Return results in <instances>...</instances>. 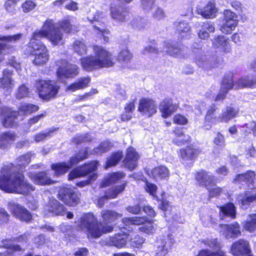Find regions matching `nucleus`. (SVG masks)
Listing matches in <instances>:
<instances>
[{
	"label": "nucleus",
	"mask_w": 256,
	"mask_h": 256,
	"mask_svg": "<svg viewBox=\"0 0 256 256\" xmlns=\"http://www.w3.org/2000/svg\"><path fill=\"white\" fill-rule=\"evenodd\" d=\"M32 36L39 40L42 38H46L54 46L64 44L63 34L52 19L46 20L41 30L35 31Z\"/></svg>",
	"instance_id": "nucleus-4"
},
{
	"label": "nucleus",
	"mask_w": 256,
	"mask_h": 256,
	"mask_svg": "<svg viewBox=\"0 0 256 256\" xmlns=\"http://www.w3.org/2000/svg\"><path fill=\"white\" fill-rule=\"evenodd\" d=\"M74 51L79 55L86 54L87 46L82 40H76L72 44Z\"/></svg>",
	"instance_id": "nucleus-47"
},
{
	"label": "nucleus",
	"mask_w": 256,
	"mask_h": 256,
	"mask_svg": "<svg viewBox=\"0 0 256 256\" xmlns=\"http://www.w3.org/2000/svg\"><path fill=\"white\" fill-rule=\"evenodd\" d=\"M164 50L170 56L175 58H185L184 50L178 46L172 44L166 43Z\"/></svg>",
	"instance_id": "nucleus-37"
},
{
	"label": "nucleus",
	"mask_w": 256,
	"mask_h": 256,
	"mask_svg": "<svg viewBox=\"0 0 256 256\" xmlns=\"http://www.w3.org/2000/svg\"><path fill=\"white\" fill-rule=\"evenodd\" d=\"M35 87L39 96L44 100H48L56 97L60 89L55 81L51 80H36Z\"/></svg>",
	"instance_id": "nucleus-7"
},
{
	"label": "nucleus",
	"mask_w": 256,
	"mask_h": 256,
	"mask_svg": "<svg viewBox=\"0 0 256 256\" xmlns=\"http://www.w3.org/2000/svg\"><path fill=\"white\" fill-rule=\"evenodd\" d=\"M168 254V250L166 248V242H162L157 246L155 256H166Z\"/></svg>",
	"instance_id": "nucleus-59"
},
{
	"label": "nucleus",
	"mask_w": 256,
	"mask_h": 256,
	"mask_svg": "<svg viewBox=\"0 0 256 256\" xmlns=\"http://www.w3.org/2000/svg\"><path fill=\"white\" fill-rule=\"evenodd\" d=\"M220 214L224 217H229L231 219H235L236 217V208L232 202H228L222 205L218 206Z\"/></svg>",
	"instance_id": "nucleus-30"
},
{
	"label": "nucleus",
	"mask_w": 256,
	"mask_h": 256,
	"mask_svg": "<svg viewBox=\"0 0 256 256\" xmlns=\"http://www.w3.org/2000/svg\"><path fill=\"white\" fill-rule=\"evenodd\" d=\"M233 75L229 74L226 75L222 81L220 90L214 98L215 101L222 100L225 98L228 91L234 86L236 89L245 87H254L256 84V78L250 80L248 77H244L238 80L234 84L232 80Z\"/></svg>",
	"instance_id": "nucleus-5"
},
{
	"label": "nucleus",
	"mask_w": 256,
	"mask_h": 256,
	"mask_svg": "<svg viewBox=\"0 0 256 256\" xmlns=\"http://www.w3.org/2000/svg\"><path fill=\"white\" fill-rule=\"evenodd\" d=\"M30 91L29 88L24 84H22L18 87L16 93L17 98L21 99L30 96Z\"/></svg>",
	"instance_id": "nucleus-56"
},
{
	"label": "nucleus",
	"mask_w": 256,
	"mask_h": 256,
	"mask_svg": "<svg viewBox=\"0 0 256 256\" xmlns=\"http://www.w3.org/2000/svg\"><path fill=\"white\" fill-rule=\"evenodd\" d=\"M174 134L175 137L173 138L172 142L178 146L184 144L190 140V136L184 134L180 128H176L174 130Z\"/></svg>",
	"instance_id": "nucleus-40"
},
{
	"label": "nucleus",
	"mask_w": 256,
	"mask_h": 256,
	"mask_svg": "<svg viewBox=\"0 0 256 256\" xmlns=\"http://www.w3.org/2000/svg\"><path fill=\"white\" fill-rule=\"evenodd\" d=\"M123 177H106L100 185V188H106L118 184Z\"/></svg>",
	"instance_id": "nucleus-52"
},
{
	"label": "nucleus",
	"mask_w": 256,
	"mask_h": 256,
	"mask_svg": "<svg viewBox=\"0 0 256 256\" xmlns=\"http://www.w3.org/2000/svg\"><path fill=\"white\" fill-rule=\"evenodd\" d=\"M126 12H122L119 8L112 7L110 8V16L112 18L118 22H123L126 21Z\"/></svg>",
	"instance_id": "nucleus-44"
},
{
	"label": "nucleus",
	"mask_w": 256,
	"mask_h": 256,
	"mask_svg": "<svg viewBox=\"0 0 256 256\" xmlns=\"http://www.w3.org/2000/svg\"><path fill=\"white\" fill-rule=\"evenodd\" d=\"M88 20L92 24L96 32L99 36H102L105 42H108V38L106 36L109 31L106 29L104 24L106 21V14L102 12L96 11L94 14H90Z\"/></svg>",
	"instance_id": "nucleus-10"
},
{
	"label": "nucleus",
	"mask_w": 256,
	"mask_h": 256,
	"mask_svg": "<svg viewBox=\"0 0 256 256\" xmlns=\"http://www.w3.org/2000/svg\"><path fill=\"white\" fill-rule=\"evenodd\" d=\"M111 148L110 144L107 142H102L99 146L94 150V152L96 154H100L110 150Z\"/></svg>",
	"instance_id": "nucleus-58"
},
{
	"label": "nucleus",
	"mask_w": 256,
	"mask_h": 256,
	"mask_svg": "<svg viewBox=\"0 0 256 256\" xmlns=\"http://www.w3.org/2000/svg\"><path fill=\"white\" fill-rule=\"evenodd\" d=\"M79 73L78 68L76 64L66 62L60 66L57 70L56 74L58 78H72Z\"/></svg>",
	"instance_id": "nucleus-16"
},
{
	"label": "nucleus",
	"mask_w": 256,
	"mask_h": 256,
	"mask_svg": "<svg viewBox=\"0 0 256 256\" xmlns=\"http://www.w3.org/2000/svg\"><path fill=\"white\" fill-rule=\"evenodd\" d=\"M146 173L150 176H168L170 173L168 168L164 166H160L152 170H146Z\"/></svg>",
	"instance_id": "nucleus-46"
},
{
	"label": "nucleus",
	"mask_w": 256,
	"mask_h": 256,
	"mask_svg": "<svg viewBox=\"0 0 256 256\" xmlns=\"http://www.w3.org/2000/svg\"><path fill=\"white\" fill-rule=\"evenodd\" d=\"M46 207L48 212L55 216H64L66 210L63 204L54 198L49 200Z\"/></svg>",
	"instance_id": "nucleus-22"
},
{
	"label": "nucleus",
	"mask_w": 256,
	"mask_h": 256,
	"mask_svg": "<svg viewBox=\"0 0 256 256\" xmlns=\"http://www.w3.org/2000/svg\"><path fill=\"white\" fill-rule=\"evenodd\" d=\"M224 23L220 26V30L224 34H230L238 24V16L234 12L228 10L224 12Z\"/></svg>",
	"instance_id": "nucleus-15"
},
{
	"label": "nucleus",
	"mask_w": 256,
	"mask_h": 256,
	"mask_svg": "<svg viewBox=\"0 0 256 256\" xmlns=\"http://www.w3.org/2000/svg\"><path fill=\"white\" fill-rule=\"evenodd\" d=\"M132 58V54L127 50H122L118 56V60L122 62H128Z\"/></svg>",
	"instance_id": "nucleus-63"
},
{
	"label": "nucleus",
	"mask_w": 256,
	"mask_h": 256,
	"mask_svg": "<svg viewBox=\"0 0 256 256\" xmlns=\"http://www.w3.org/2000/svg\"><path fill=\"white\" fill-rule=\"evenodd\" d=\"M201 242L204 246L216 250L203 248L200 250L195 256H226V252L221 250V246L217 238L204 239L202 240Z\"/></svg>",
	"instance_id": "nucleus-12"
},
{
	"label": "nucleus",
	"mask_w": 256,
	"mask_h": 256,
	"mask_svg": "<svg viewBox=\"0 0 256 256\" xmlns=\"http://www.w3.org/2000/svg\"><path fill=\"white\" fill-rule=\"evenodd\" d=\"M21 37V34L0 36V40H2V42H0V54L2 52V50L4 49V47L6 46L4 42H16L19 40Z\"/></svg>",
	"instance_id": "nucleus-49"
},
{
	"label": "nucleus",
	"mask_w": 256,
	"mask_h": 256,
	"mask_svg": "<svg viewBox=\"0 0 256 256\" xmlns=\"http://www.w3.org/2000/svg\"><path fill=\"white\" fill-rule=\"evenodd\" d=\"M178 154L184 163L187 160L194 159L198 156L199 150L192 147H188L184 149H180Z\"/></svg>",
	"instance_id": "nucleus-35"
},
{
	"label": "nucleus",
	"mask_w": 256,
	"mask_h": 256,
	"mask_svg": "<svg viewBox=\"0 0 256 256\" xmlns=\"http://www.w3.org/2000/svg\"><path fill=\"white\" fill-rule=\"evenodd\" d=\"M36 6V3L34 2L28 0H26L22 6V11L24 12H28L32 10Z\"/></svg>",
	"instance_id": "nucleus-61"
},
{
	"label": "nucleus",
	"mask_w": 256,
	"mask_h": 256,
	"mask_svg": "<svg viewBox=\"0 0 256 256\" xmlns=\"http://www.w3.org/2000/svg\"><path fill=\"white\" fill-rule=\"evenodd\" d=\"M122 222L126 226L132 225L140 226L138 228V230L148 234H152L155 231L154 220L146 216L125 217L122 218Z\"/></svg>",
	"instance_id": "nucleus-6"
},
{
	"label": "nucleus",
	"mask_w": 256,
	"mask_h": 256,
	"mask_svg": "<svg viewBox=\"0 0 256 256\" xmlns=\"http://www.w3.org/2000/svg\"><path fill=\"white\" fill-rule=\"evenodd\" d=\"M39 108L38 106L24 103L21 104L19 108V112L24 114H28L38 111Z\"/></svg>",
	"instance_id": "nucleus-50"
},
{
	"label": "nucleus",
	"mask_w": 256,
	"mask_h": 256,
	"mask_svg": "<svg viewBox=\"0 0 256 256\" xmlns=\"http://www.w3.org/2000/svg\"><path fill=\"white\" fill-rule=\"evenodd\" d=\"M236 201L241 209L246 210L252 204L256 202V192L251 194L250 192L246 191L240 193L238 194Z\"/></svg>",
	"instance_id": "nucleus-18"
},
{
	"label": "nucleus",
	"mask_w": 256,
	"mask_h": 256,
	"mask_svg": "<svg viewBox=\"0 0 256 256\" xmlns=\"http://www.w3.org/2000/svg\"><path fill=\"white\" fill-rule=\"evenodd\" d=\"M216 108L214 104L210 106L208 108L203 126L206 130H210L214 124H216L218 122H220L219 121L218 116L216 117L215 116Z\"/></svg>",
	"instance_id": "nucleus-25"
},
{
	"label": "nucleus",
	"mask_w": 256,
	"mask_h": 256,
	"mask_svg": "<svg viewBox=\"0 0 256 256\" xmlns=\"http://www.w3.org/2000/svg\"><path fill=\"white\" fill-rule=\"evenodd\" d=\"M214 59L213 56L200 54L196 56L194 62L198 67L207 69L216 66V62Z\"/></svg>",
	"instance_id": "nucleus-24"
},
{
	"label": "nucleus",
	"mask_w": 256,
	"mask_h": 256,
	"mask_svg": "<svg viewBox=\"0 0 256 256\" xmlns=\"http://www.w3.org/2000/svg\"><path fill=\"white\" fill-rule=\"evenodd\" d=\"M24 177H0V190L6 193L28 195L34 188L24 180Z\"/></svg>",
	"instance_id": "nucleus-3"
},
{
	"label": "nucleus",
	"mask_w": 256,
	"mask_h": 256,
	"mask_svg": "<svg viewBox=\"0 0 256 256\" xmlns=\"http://www.w3.org/2000/svg\"><path fill=\"white\" fill-rule=\"evenodd\" d=\"M200 26V24H198ZM201 29L198 30V35L200 38L202 40L208 39L210 34L214 32L215 28L214 24L211 22H205L200 24Z\"/></svg>",
	"instance_id": "nucleus-36"
},
{
	"label": "nucleus",
	"mask_w": 256,
	"mask_h": 256,
	"mask_svg": "<svg viewBox=\"0 0 256 256\" xmlns=\"http://www.w3.org/2000/svg\"><path fill=\"white\" fill-rule=\"evenodd\" d=\"M249 220H246L242 223L243 229L249 232L252 233L256 231V213L248 215Z\"/></svg>",
	"instance_id": "nucleus-42"
},
{
	"label": "nucleus",
	"mask_w": 256,
	"mask_h": 256,
	"mask_svg": "<svg viewBox=\"0 0 256 256\" xmlns=\"http://www.w3.org/2000/svg\"><path fill=\"white\" fill-rule=\"evenodd\" d=\"M16 138V136L13 132H8L0 134V148H4L13 142Z\"/></svg>",
	"instance_id": "nucleus-41"
},
{
	"label": "nucleus",
	"mask_w": 256,
	"mask_h": 256,
	"mask_svg": "<svg viewBox=\"0 0 256 256\" xmlns=\"http://www.w3.org/2000/svg\"><path fill=\"white\" fill-rule=\"evenodd\" d=\"M238 110L232 106H227L222 114L218 116V120L220 122H228L230 120L235 118L238 114Z\"/></svg>",
	"instance_id": "nucleus-38"
},
{
	"label": "nucleus",
	"mask_w": 256,
	"mask_h": 256,
	"mask_svg": "<svg viewBox=\"0 0 256 256\" xmlns=\"http://www.w3.org/2000/svg\"><path fill=\"white\" fill-rule=\"evenodd\" d=\"M176 30L181 39H188L192 35V30L188 22L186 20H177L174 24Z\"/></svg>",
	"instance_id": "nucleus-19"
},
{
	"label": "nucleus",
	"mask_w": 256,
	"mask_h": 256,
	"mask_svg": "<svg viewBox=\"0 0 256 256\" xmlns=\"http://www.w3.org/2000/svg\"><path fill=\"white\" fill-rule=\"evenodd\" d=\"M32 155L31 152H28L19 156L16 160V166H18L19 169L22 170V168L24 167L30 162Z\"/></svg>",
	"instance_id": "nucleus-51"
},
{
	"label": "nucleus",
	"mask_w": 256,
	"mask_h": 256,
	"mask_svg": "<svg viewBox=\"0 0 256 256\" xmlns=\"http://www.w3.org/2000/svg\"><path fill=\"white\" fill-rule=\"evenodd\" d=\"M98 162L96 161L92 162L90 164H86L75 169L72 173L68 176H86L95 172L97 168Z\"/></svg>",
	"instance_id": "nucleus-21"
},
{
	"label": "nucleus",
	"mask_w": 256,
	"mask_h": 256,
	"mask_svg": "<svg viewBox=\"0 0 256 256\" xmlns=\"http://www.w3.org/2000/svg\"><path fill=\"white\" fill-rule=\"evenodd\" d=\"M18 112L12 111L10 109L4 108V118L2 121L3 126L6 128L14 126L16 124V120Z\"/></svg>",
	"instance_id": "nucleus-33"
},
{
	"label": "nucleus",
	"mask_w": 256,
	"mask_h": 256,
	"mask_svg": "<svg viewBox=\"0 0 256 256\" xmlns=\"http://www.w3.org/2000/svg\"><path fill=\"white\" fill-rule=\"evenodd\" d=\"M155 3V0H141L140 6L145 12H148L152 10Z\"/></svg>",
	"instance_id": "nucleus-60"
},
{
	"label": "nucleus",
	"mask_w": 256,
	"mask_h": 256,
	"mask_svg": "<svg viewBox=\"0 0 256 256\" xmlns=\"http://www.w3.org/2000/svg\"><path fill=\"white\" fill-rule=\"evenodd\" d=\"M230 252L232 256H254L250 242L244 238L234 242L230 246Z\"/></svg>",
	"instance_id": "nucleus-13"
},
{
	"label": "nucleus",
	"mask_w": 256,
	"mask_h": 256,
	"mask_svg": "<svg viewBox=\"0 0 256 256\" xmlns=\"http://www.w3.org/2000/svg\"><path fill=\"white\" fill-rule=\"evenodd\" d=\"M127 185V182H124L120 185H116L105 190L102 199L110 200L116 198L122 192Z\"/></svg>",
	"instance_id": "nucleus-32"
},
{
	"label": "nucleus",
	"mask_w": 256,
	"mask_h": 256,
	"mask_svg": "<svg viewBox=\"0 0 256 256\" xmlns=\"http://www.w3.org/2000/svg\"><path fill=\"white\" fill-rule=\"evenodd\" d=\"M88 158V153L86 149L82 150L74 156L70 158L69 162H58L52 164L51 165V168L56 174L62 175L67 172L70 168L74 164H78L80 161Z\"/></svg>",
	"instance_id": "nucleus-9"
},
{
	"label": "nucleus",
	"mask_w": 256,
	"mask_h": 256,
	"mask_svg": "<svg viewBox=\"0 0 256 256\" xmlns=\"http://www.w3.org/2000/svg\"><path fill=\"white\" fill-rule=\"evenodd\" d=\"M90 82V78L88 76L81 78L68 86L66 90L74 92L78 90L84 89L88 86Z\"/></svg>",
	"instance_id": "nucleus-39"
},
{
	"label": "nucleus",
	"mask_w": 256,
	"mask_h": 256,
	"mask_svg": "<svg viewBox=\"0 0 256 256\" xmlns=\"http://www.w3.org/2000/svg\"><path fill=\"white\" fill-rule=\"evenodd\" d=\"M102 222H98L97 218L92 212L84 214L80 218L77 228L79 230L86 231L88 238H98L104 234L113 232L114 226L109 223L114 222L122 214L109 210L101 212Z\"/></svg>",
	"instance_id": "nucleus-1"
},
{
	"label": "nucleus",
	"mask_w": 256,
	"mask_h": 256,
	"mask_svg": "<svg viewBox=\"0 0 256 256\" xmlns=\"http://www.w3.org/2000/svg\"><path fill=\"white\" fill-rule=\"evenodd\" d=\"M177 106L173 104L172 98H166L164 100L160 105V110L162 113V116L166 118L175 112Z\"/></svg>",
	"instance_id": "nucleus-31"
},
{
	"label": "nucleus",
	"mask_w": 256,
	"mask_h": 256,
	"mask_svg": "<svg viewBox=\"0 0 256 256\" xmlns=\"http://www.w3.org/2000/svg\"><path fill=\"white\" fill-rule=\"evenodd\" d=\"M122 229H126V228L124 226L120 228V232L109 236L106 240V244L118 249L126 248L130 235L128 232L122 231Z\"/></svg>",
	"instance_id": "nucleus-14"
},
{
	"label": "nucleus",
	"mask_w": 256,
	"mask_h": 256,
	"mask_svg": "<svg viewBox=\"0 0 256 256\" xmlns=\"http://www.w3.org/2000/svg\"><path fill=\"white\" fill-rule=\"evenodd\" d=\"M29 47L32 48L30 54L34 56L32 62L35 65L46 64L49 59L48 50L44 44L33 36L29 42Z\"/></svg>",
	"instance_id": "nucleus-8"
},
{
	"label": "nucleus",
	"mask_w": 256,
	"mask_h": 256,
	"mask_svg": "<svg viewBox=\"0 0 256 256\" xmlns=\"http://www.w3.org/2000/svg\"><path fill=\"white\" fill-rule=\"evenodd\" d=\"M32 181L39 186L50 185L56 182L52 180L50 177H30Z\"/></svg>",
	"instance_id": "nucleus-53"
},
{
	"label": "nucleus",
	"mask_w": 256,
	"mask_h": 256,
	"mask_svg": "<svg viewBox=\"0 0 256 256\" xmlns=\"http://www.w3.org/2000/svg\"><path fill=\"white\" fill-rule=\"evenodd\" d=\"M19 0H8L5 4L6 10L10 13H14L16 3Z\"/></svg>",
	"instance_id": "nucleus-64"
},
{
	"label": "nucleus",
	"mask_w": 256,
	"mask_h": 256,
	"mask_svg": "<svg viewBox=\"0 0 256 256\" xmlns=\"http://www.w3.org/2000/svg\"><path fill=\"white\" fill-rule=\"evenodd\" d=\"M220 226L224 229L226 234L230 238H236L241 236L240 224L237 222L230 224H221Z\"/></svg>",
	"instance_id": "nucleus-28"
},
{
	"label": "nucleus",
	"mask_w": 256,
	"mask_h": 256,
	"mask_svg": "<svg viewBox=\"0 0 256 256\" xmlns=\"http://www.w3.org/2000/svg\"><path fill=\"white\" fill-rule=\"evenodd\" d=\"M81 194L74 188L62 186L58 190V198L68 206H76L80 201Z\"/></svg>",
	"instance_id": "nucleus-11"
},
{
	"label": "nucleus",
	"mask_w": 256,
	"mask_h": 256,
	"mask_svg": "<svg viewBox=\"0 0 256 256\" xmlns=\"http://www.w3.org/2000/svg\"><path fill=\"white\" fill-rule=\"evenodd\" d=\"M144 238L140 235H136L133 238H130V246L134 248H140L144 242Z\"/></svg>",
	"instance_id": "nucleus-55"
},
{
	"label": "nucleus",
	"mask_w": 256,
	"mask_h": 256,
	"mask_svg": "<svg viewBox=\"0 0 256 256\" xmlns=\"http://www.w3.org/2000/svg\"><path fill=\"white\" fill-rule=\"evenodd\" d=\"M138 110L143 115L150 117L156 112V105L151 99L142 98L140 100Z\"/></svg>",
	"instance_id": "nucleus-17"
},
{
	"label": "nucleus",
	"mask_w": 256,
	"mask_h": 256,
	"mask_svg": "<svg viewBox=\"0 0 256 256\" xmlns=\"http://www.w3.org/2000/svg\"><path fill=\"white\" fill-rule=\"evenodd\" d=\"M3 76L0 78V88L5 90L9 94L14 86V81L12 78V72L6 69L3 71Z\"/></svg>",
	"instance_id": "nucleus-20"
},
{
	"label": "nucleus",
	"mask_w": 256,
	"mask_h": 256,
	"mask_svg": "<svg viewBox=\"0 0 256 256\" xmlns=\"http://www.w3.org/2000/svg\"><path fill=\"white\" fill-rule=\"evenodd\" d=\"M60 29H62L66 32L70 33L74 30L75 26H74L70 20H65L60 22L57 25Z\"/></svg>",
	"instance_id": "nucleus-54"
},
{
	"label": "nucleus",
	"mask_w": 256,
	"mask_h": 256,
	"mask_svg": "<svg viewBox=\"0 0 256 256\" xmlns=\"http://www.w3.org/2000/svg\"><path fill=\"white\" fill-rule=\"evenodd\" d=\"M3 247L6 249L4 256H16V252L23 253L24 248L18 244H4Z\"/></svg>",
	"instance_id": "nucleus-43"
},
{
	"label": "nucleus",
	"mask_w": 256,
	"mask_h": 256,
	"mask_svg": "<svg viewBox=\"0 0 256 256\" xmlns=\"http://www.w3.org/2000/svg\"><path fill=\"white\" fill-rule=\"evenodd\" d=\"M12 214L20 220L27 223L30 222L32 219V214L25 208L20 205L14 206Z\"/></svg>",
	"instance_id": "nucleus-27"
},
{
	"label": "nucleus",
	"mask_w": 256,
	"mask_h": 256,
	"mask_svg": "<svg viewBox=\"0 0 256 256\" xmlns=\"http://www.w3.org/2000/svg\"><path fill=\"white\" fill-rule=\"evenodd\" d=\"M0 176H23V172L18 166L9 164L2 168Z\"/></svg>",
	"instance_id": "nucleus-34"
},
{
	"label": "nucleus",
	"mask_w": 256,
	"mask_h": 256,
	"mask_svg": "<svg viewBox=\"0 0 256 256\" xmlns=\"http://www.w3.org/2000/svg\"><path fill=\"white\" fill-rule=\"evenodd\" d=\"M122 152H118L113 153L111 156L108 158L105 166V168L116 166L122 159Z\"/></svg>",
	"instance_id": "nucleus-48"
},
{
	"label": "nucleus",
	"mask_w": 256,
	"mask_h": 256,
	"mask_svg": "<svg viewBox=\"0 0 256 256\" xmlns=\"http://www.w3.org/2000/svg\"><path fill=\"white\" fill-rule=\"evenodd\" d=\"M196 12L206 18H213L216 16L218 10L215 2L210 0L203 8H198Z\"/></svg>",
	"instance_id": "nucleus-23"
},
{
	"label": "nucleus",
	"mask_w": 256,
	"mask_h": 256,
	"mask_svg": "<svg viewBox=\"0 0 256 256\" xmlns=\"http://www.w3.org/2000/svg\"><path fill=\"white\" fill-rule=\"evenodd\" d=\"M10 220V215L4 208H0V225L8 224Z\"/></svg>",
	"instance_id": "nucleus-62"
},
{
	"label": "nucleus",
	"mask_w": 256,
	"mask_h": 256,
	"mask_svg": "<svg viewBox=\"0 0 256 256\" xmlns=\"http://www.w3.org/2000/svg\"><path fill=\"white\" fill-rule=\"evenodd\" d=\"M142 180L145 182L146 190L148 192L150 195L153 196H156L158 190L156 186L154 184L148 182L146 178H144V179Z\"/></svg>",
	"instance_id": "nucleus-57"
},
{
	"label": "nucleus",
	"mask_w": 256,
	"mask_h": 256,
	"mask_svg": "<svg viewBox=\"0 0 256 256\" xmlns=\"http://www.w3.org/2000/svg\"><path fill=\"white\" fill-rule=\"evenodd\" d=\"M214 185V184L212 180H205L204 186L208 190V196L210 198L218 197L222 193V190L220 187H215L212 188H209V187Z\"/></svg>",
	"instance_id": "nucleus-45"
},
{
	"label": "nucleus",
	"mask_w": 256,
	"mask_h": 256,
	"mask_svg": "<svg viewBox=\"0 0 256 256\" xmlns=\"http://www.w3.org/2000/svg\"><path fill=\"white\" fill-rule=\"evenodd\" d=\"M139 156L133 148H129L127 150L126 155L124 161L125 166L132 170L137 166Z\"/></svg>",
	"instance_id": "nucleus-26"
},
{
	"label": "nucleus",
	"mask_w": 256,
	"mask_h": 256,
	"mask_svg": "<svg viewBox=\"0 0 256 256\" xmlns=\"http://www.w3.org/2000/svg\"><path fill=\"white\" fill-rule=\"evenodd\" d=\"M214 48H220L224 54L230 53L232 48L228 38L224 36H218L212 40Z\"/></svg>",
	"instance_id": "nucleus-29"
},
{
	"label": "nucleus",
	"mask_w": 256,
	"mask_h": 256,
	"mask_svg": "<svg viewBox=\"0 0 256 256\" xmlns=\"http://www.w3.org/2000/svg\"><path fill=\"white\" fill-rule=\"evenodd\" d=\"M94 56H88L80 58L82 68L86 71H92L104 67L112 66L114 64L110 52L102 46H94Z\"/></svg>",
	"instance_id": "nucleus-2"
}]
</instances>
